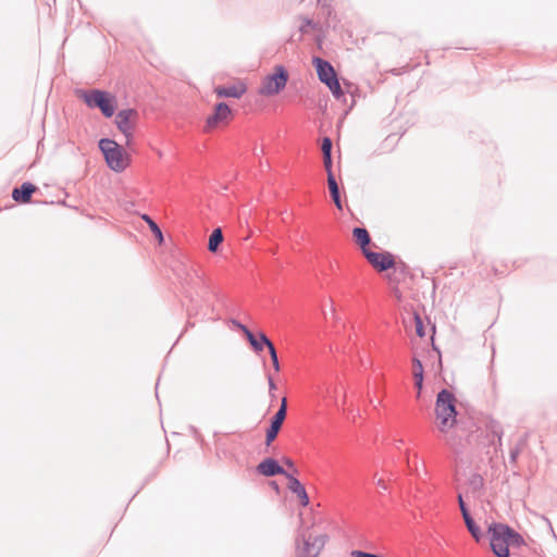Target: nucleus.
I'll return each instance as SVG.
<instances>
[{
	"label": "nucleus",
	"mask_w": 557,
	"mask_h": 557,
	"mask_svg": "<svg viewBox=\"0 0 557 557\" xmlns=\"http://www.w3.org/2000/svg\"><path fill=\"white\" fill-rule=\"evenodd\" d=\"M174 273L182 286L185 297L191 304L188 308L189 318L197 313L198 302H208L210 285L205 277L203 271L194 263L178 262L174 267Z\"/></svg>",
	"instance_id": "f257e3e1"
},
{
	"label": "nucleus",
	"mask_w": 557,
	"mask_h": 557,
	"mask_svg": "<svg viewBox=\"0 0 557 557\" xmlns=\"http://www.w3.org/2000/svg\"><path fill=\"white\" fill-rule=\"evenodd\" d=\"M490 547L496 557H511L510 548H520L527 543L523 536L510 525L492 522L487 528Z\"/></svg>",
	"instance_id": "f03ea898"
},
{
	"label": "nucleus",
	"mask_w": 557,
	"mask_h": 557,
	"mask_svg": "<svg viewBox=\"0 0 557 557\" xmlns=\"http://www.w3.org/2000/svg\"><path fill=\"white\" fill-rule=\"evenodd\" d=\"M75 94L89 109H98L104 117L114 115L117 101L113 94L98 88L76 89Z\"/></svg>",
	"instance_id": "7ed1b4c3"
},
{
	"label": "nucleus",
	"mask_w": 557,
	"mask_h": 557,
	"mask_svg": "<svg viewBox=\"0 0 557 557\" xmlns=\"http://www.w3.org/2000/svg\"><path fill=\"white\" fill-rule=\"evenodd\" d=\"M435 414L440 420L438 429L441 432H447L456 424V397L450 391L443 388L438 392L435 403Z\"/></svg>",
	"instance_id": "20e7f679"
},
{
	"label": "nucleus",
	"mask_w": 557,
	"mask_h": 557,
	"mask_svg": "<svg viewBox=\"0 0 557 557\" xmlns=\"http://www.w3.org/2000/svg\"><path fill=\"white\" fill-rule=\"evenodd\" d=\"M99 148L112 171L122 172L126 168L125 152L116 141L110 138H102L99 140Z\"/></svg>",
	"instance_id": "39448f33"
},
{
	"label": "nucleus",
	"mask_w": 557,
	"mask_h": 557,
	"mask_svg": "<svg viewBox=\"0 0 557 557\" xmlns=\"http://www.w3.org/2000/svg\"><path fill=\"white\" fill-rule=\"evenodd\" d=\"M288 82V71L283 65H276L272 74L267 75L260 86L259 94L274 96L280 94Z\"/></svg>",
	"instance_id": "423d86ee"
},
{
	"label": "nucleus",
	"mask_w": 557,
	"mask_h": 557,
	"mask_svg": "<svg viewBox=\"0 0 557 557\" xmlns=\"http://www.w3.org/2000/svg\"><path fill=\"white\" fill-rule=\"evenodd\" d=\"M327 539L326 534L317 536H312L311 534L308 536L305 534L299 535L296 546L297 557H318Z\"/></svg>",
	"instance_id": "0eeeda50"
},
{
	"label": "nucleus",
	"mask_w": 557,
	"mask_h": 557,
	"mask_svg": "<svg viewBox=\"0 0 557 557\" xmlns=\"http://www.w3.org/2000/svg\"><path fill=\"white\" fill-rule=\"evenodd\" d=\"M286 414H287V398L283 397L278 410L271 418L270 425L267 429V432H265V445L267 446H270L277 437V435L282 429L283 422L286 419Z\"/></svg>",
	"instance_id": "6e6552de"
},
{
	"label": "nucleus",
	"mask_w": 557,
	"mask_h": 557,
	"mask_svg": "<svg viewBox=\"0 0 557 557\" xmlns=\"http://www.w3.org/2000/svg\"><path fill=\"white\" fill-rule=\"evenodd\" d=\"M138 117V111L132 108L120 110L115 115L114 123L127 140L132 137V131L137 123Z\"/></svg>",
	"instance_id": "1a4fd4ad"
},
{
	"label": "nucleus",
	"mask_w": 557,
	"mask_h": 557,
	"mask_svg": "<svg viewBox=\"0 0 557 557\" xmlns=\"http://www.w3.org/2000/svg\"><path fill=\"white\" fill-rule=\"evenodd\" d=\"M232 116V110L226 102H218L214 106L213 113L206 120V131L209 132L221 124H225Z\"/></svg>",
	"instance_id": "9d476101"
},
{
	"label": "nucleus",
	"mask_w": 557,
	"mask_h": 557,
	"mask_svg": "<svg viewBox=\"0 0 557 557\" xmlns=\"http://www.w3.org/2000/svg\"><path fill=\"white\" fill-rule=\"evenodd\" d=\"M367 261L379 272H385L395 267L394 256L388 252H375L371 249L364 255Z\"/></svg>",
	"instance_id": "9b49d317"
},
{
	"label": "nucleus",
	"mask_w": 557,
	"mask_h": 557,
	"mask_svg": "<svg viewBox=\"0 0 557 557\" xmlns=\"http://www.w3.org/2000/svg\"><path fill=\"white\" fill-rule=\"evenodd\" d=\"M312 63L315 67L318 78L321 83L329 84V82L337 78V74L333 65L327 61L320 57H314L312 59Z\"/></svg>",
	"instance_id": "f8f14e48"
},
{
	"label": "nucleus",
	"mask_w": 557,
	"mask_h": 557,
	"mask_svg": "<svg viewBox=\"0 0 557 557\" xmlns=\"http://www.w3.org/2000/svg\"><path fill=\"white\" fill-rule=\"evenodd\" d=\"M257 472L268 478L284 475L287 479V476L290 474L278 463L276 459L271 457L263 459L257 466Z\"/></svg>",
	"instance_id": "ddd939ff"
},
{
	"label": "nucleus",
	"mask_w": 557,
	"mask_h": 557,
	"mask_svg": "<svg viewBox=\"0 0 557 557\" xmlns=\"http://www.w3.org/2000/svg\"><path fill=\"white\" fill-rule=\"evenodd\" d=\"M247 90V87L244 83L232 84V85H222L218 86L214 89V92L220 98H240Z\"/></svg>",
	"instance_id": "4468645a"
},
{
	"label": "nucleus",
	"mask_w": 557,
	"mask_h": 557,
	"mask_svg": "<svg viewBox=\"0 0 557 557\" xmlns=\"http://www.w3.org/2000/svg\"><path fill=\"white\" fill-rule=\"evenodd\" d=\"M36 190L37 187L33 183L24 182L20 187H15L12 190V198L17 203H27Z\"/></svg>",
	"instance_id": "2eb2a0df"
},
{
	"label": "nucleus",
	"mask_w": 557,
	"mask_h": 557,
	"mask_svg": "<svg viewBox=\"0 0 557 557\" xmlns=\"http://www.w3.org/2000/svg\"><path fill=\"white\" fill-rule=\"evenodd\" d=\"M287 480H288V488L297 495V497L299 498V502H300V505L306 507L309 505V496L307 494V491L305 488V486L301 484V482L295 478L293 474H289L287 476Z\"/></svg>",
	"instance_id": "dca6fc26"
},
{
	"label": "nucleus",
	"mask_w": 557,
	"mask_h": 557,
	"mask_svg": "<svg viewBox=\"0 0 557 557\" xmlns=\"http://www.w3.org/2000/svg\"><path fill=\"white\" fill-rule=\"evenodd\" d=\"M352 237L355 243L360 247L362 255L370 250V245L372 243L371 236L367 228L364 227H354L352 228Z\"/></svg>",
	"instance_id": "f3484780"
},
{
	"label": "nucleus",
	"mask_w": 557,
	"mask_h": 557,
	"mask_svg": "<svg viewBox=\"0 0 557 557\" xmlns=\"http://www.w3.org/2000/svg\"><path fill=\"white\" fill-rule=\"evenodd\" d=\"M337 176H327V187L330 191V196L335 205V207L342 211L343 210V201H342V191L339 183L337 182Z\"/></svg>",
	"instance_id": "a211bd4d"
},
{
	"label": "nucleus",
	"mask_w": 557,
	"mask_h": 557,
	"mask_svg": "<svg viewBox=\"0 0 557 557\" xmlns=\"http://www.w3.org/2000/svg\"><path fill=\"white\" fill-rule=\"evenodd\" d=\"M465 524L471 536L476 543H480L484 539V533L481 528L476 524L471 513L462 516Z\"/></svg>",
	"instance_id": "6ab92c4d"
},
{
	"label": "nucleus",
	"mask_w": 557,
	"mask_h": 557,
	"mask_svg": "<svg viewBox=\"0 0 557 557\" xmlns=\"http://www.w3.org/2000/svg\"><path fill=\"white\" fill-rule=\"evenodd\" d=\"M249 344L256 352L262 351L264 347L269 350L274 345L263 332H259L258 337L255 335V338Z\"/></svg>",
	"instance_id": "aec40b11"
},
{
	"label": "nucleus",
	"mask_w": 557,
	"mask_h": 557,
	"mask_svg": "<svg viewBox=\"0 0 557 557\" xmlns=\"http://www.w3.org/2000/svg\"><path fill=\"white\" fill-rule=\"evenodd\" d=\"M325 86L331 90L334 98L342 101L344 104H348L347 95L343 90L338 77L329 82V84H325Z\"/></svg>",
	"instance_id": "412c9836"
},
{
	"label": "nucleus",
	"mask_w": 557,
	"mask_h": 557,
	"mask_svg": "<svg viewBox=\"0 0 557 557\" xmlns=\"http://www.w3.org/2000/svg\"><path fill=\"white\" fill-rule=\"evenodd\" d=\"M223 242V233L220 227L212 231V233L209 236L208 242V250L211 252H215Z\"/></svg>",
	"instance_id": "4be33fe9"
},
{
	"label": "nucleus",
	"mask_w": 557,
	"mask_h": 557,
	"mask_svg": "<svg viewBox=\"0 0 557 557\" xmlns=\"http://www.w3.org/2000/svg\"><path fill=\"white\" fill-rule=\"evenodd\" d=\"M143 220L148 224L150 231L152 232V234L156 236V238L158 239V242L161 244L163 242V233L161 231V228L159 227V225L153 221V219L148 215V214H144L143 216Z\"/></svg>",
	"instance_id": "5701e85b"
},
{
	"label": "nucleus",
	"mask_w": 557,
	"mask_h": 557,
	"mask_svg": "<svg viewBox=\"0 0 557 557\" xmlns=\"http://www.w3.org/2000/svg\"><path fill=\"white\" fill-rule=\"evenodd\" d=\"M413 320H414L417 335L419 337H423L425 335V329H424V325H423L422 318L420 317L419 313L414 312L413 313Z\"/></svg>",
	"instance_id": "b1692460"
},
{
	"label": "nucleus",
	"mask_w": 557,
	"mask_h": 557,
	"mask_svg": "<svg viewBox=\"0 0 557 557\" xmlns=\"http://www.w3.org/2000/svg\"><path fill=\"white\" fill-rule=\"evenodd\" d=\"M309 27L312 29H318V23H315L313 20H311L309 17H304L302 24L299 27V32L301 34H307Z\"/></svg>",
	"instance_id": "393cba45"
},
{
	"label": "nucleus",
	"mask_w": 557,
	"mask_h": 557,
	"mask_svg": "<svg viewBox=\"0 0 557 557\" xmlns=\"http://www.w3.org/2000/svg\"><path fill=\"white\" fill-rule=\"evenodd\" d=\"M269 355L271 357V361H272L274 371L280 372L281 366H280L278 357H277V351H276V348L274 345L270 347Z\"/></svg>",
	"instance_id": "a878e982"
},
{
	"label": "nucleus",
	"mask_w": 557,
	"mask_h": 557,
	"mask_svg": "<svg viewBox=\"0 0 557 557\" xmlns=\"http://www.w3.org/2000/svg\"><path fill=\"white\" fill-rule=\"evenodd\" d=\"M333 143L330 137H323L321 144V151L323 156L332 154Z\"/></svg>",
	"instance_id": "bb28decb"
},
{
	"label": "nucleus",
	"mask_w": 557,
	"mask_h": 557,
	"mask_svg": "<svg viewBox=\"0 0 557 557\" xmlns=\"http://www.w3.org/2000/svg\"><path fill=\"white\" fill-rule=\"evenodd\" d=\"M470 485L473 490H480L483 487V478L480 474H473L470 479Z\"/></svg>",
	"instance_id": "cd10ccee"
},
{
	"label": "nucleus",
	"mask_w": 557,
	"mask_h": 557,
	"mask_svg": "<svg viewBox=\"0 0 557 557\" xmlns=\"http://www.w3.org/2000/svg\"><path fill=\"white\" fill-rule=\"evenodd\" d=\"M323 162H324L326 174H333V171H332V166H333L332 154L323 156Z\"/></svg>",
	"instance_id": "c85d7f7f"
},
{
	"label": "nucleus",
	"mask_w": 557,
	"mask_h": 557,
	"mask_svg": "<svg viewBox=\"0 0 557 557\" xmlns=\"http://www.w3.org/2000/svg\"><path fill=\"white\" fill-rule=\"evenodd\" d=\"M268 384H269V394H270L271 399L273 400L275 398L274 391L276 389V384L274 382V379L270 374L268 375Z\"/></svg>",
	"instance_id": "c756f323"
},
{
	"label": "nucleus",
	"mask_w": 557,
	"mask_h": 557,
	"mask_svg": "<svg viewBox=\"0 0 557 557\" xmlns=\"http://www.w3.org/2000/svg\"><path fill=\"white\" fill-rule=\"evenodd\" d=\"M457 498H458V505H459L461 515L465 516L467 513H470L469 508H468L467 504L465 503L462 495L458 494Z\"/></svg>",
	"instance_id": "7c9ffc66"
},
{
	"label": "nucleus",
	"mask_w": 557,
	"mask_h": 557,
	"mask_svg": "<svg viewBox=\"0 0 557 557\" xmlns=\"http://www.w3.org/2000/svg\"><path fill=\"white\" fill-rule=\"evenodd\" d=\"M351 555L354 557H384L381 555L363 552V550H352Z\"/></svg>",
	"instance_id": "2f4dec72"
},
{
	"label": "nucleus",
	"mask_w": 557,
	"mask_h": 557,
	"mask_svg": "<svg viewBox=\"0 0 557 557\" xmlns=\"http://www.w3.org/2000/svg\"><path fill=\"white\" fill-rule=\"evenodd\" d=\"M520 454V448L518 446H515L509 451V461L511 463H515L517 461V458Z\"/></svg>",
	"instance_id": "473e14b6"
},
{
	"label": "nucleus",
	"mask_w": 557,
	"mask_h": 557,
	"mask_svg": "<svg viewBox=\"0 0 557 557\" xmlns=\"http://www.w3.org/2000/svg\"><path fill=\"white\" fill-rule=\"evenodd\" d=\"M282 460H283V463H284L285 466H287L288 468L293 469V471H294L295 473H297V472H298V470L295 468V463H294V461H293L290 458L284 457Z\"/></svg>",
	"instance_id": "72a5a7b5"
},
{
	"label": "nucleus",
	"mask_w": 557,
	"mask_h": 557,
	"mask_svg": "<svg viewBox=\"0 0 557 557\" xmlns=\"http://www.w3.org/2000/svg\"><path fill=\"white\" fill-rule=\"evenodd\" d=\"M413 379H414V382H417V381L423 382V369L419 368L418 370H414Z\"/></svg>",
	"instance_id": "f704fd0d"
},
{
	"label": "nucleus",
	"mask_w": 557,
	"mask_h": 557,
	"mask_svg": "<svg viewBox=\"0 0 557 557\" xmlns=\"http://www.w3.org/2000/svg\"><path fill=\"white\" fill-rule=\"evenodd\" d=\"M333 0H318V4L322 10H325L330 5H332Z\"/></svg>",
	"instance_id": "c9c22d12"
},
{
	"label": "nucleus",
	"mask_w": 557,
	"mask_h": 557,
	"mask_svg": "<svg viewBox=\"0 0 557 557\" xmlns=\"http://www.w3.org/2000/svg\"><path fill=\"white\" fill-rule=\"evenodd\" d=\"M243 334L248 342L255 338V334L248 327L244 330Z\"/></svg>",
	"instance_id": "e433bc0d"
},
{
	"label": "nucleus",
	"mask_w": 557,
	"mask_h": 557,
	"mask_svg": "<svg viewBox=\"0 0 557 557\" xmlns=\"http://www.w3.org/2000/svg\"><path fill=\"white\" fill-rule=\"evenodd\" d=\"M412 366H413V371L418 370L419 368L423 369L422 362L418 358L412 359Z\"/></svg>",
	"instance_id": "4c0bfd02"
},
{
	"label": "nucleus",
	"mask_w": 557,
	"mask_h": 557,
	"mask_svg": "<svg viewBox=\"0 0 557 557\" xmlns=\"http://www.w3.org/2000/svg\"><path fill=\"white\" fill-rule=\"evenodd\" d=\"M349 97H350V103L348 104V109L346 110V113H348V111H350L356 103L355 96L351 91H349Z\"/></svg>",
	"instance_id": "58836bf2"
},
{
	"label": "nucleus",
	"mask_w": 557,
	"mask_h": 557,
	"mask_svg": "<svg viewBox=\"0 0 557 557\" xmlns=\"http://www.w3.org/2000/svg\"><path fill=\"white\" fill-rule=\"evenodd\" d=\"M324 14L327 16V17H331V15L333 14L334 12V9L332 5H330L329 8H326L325 10H323Z\"/></svg>",
	"instance_id": "ea45409f"
},
{
	"label": "nucleus",
	"mask_w": 557,
	"mask_h": 557,
	"mask_svg": "<svg viewBox=\"0 0 557 557\" xmlns=\"http://www.w3.org/2000/svg\"><path fill=\"white\" fill-rule=\"evenodd\" d=\"M376 485H377L381 490H383V491H385V490L387 488V486L385 485V483H384L383 479H379V480L376 481Z\"/></svg>",
	"instance_id": "a19ab883"
},
{
	"label": "nucleus",
	"mask_w": 557,
	"mask_h": 557,
	"mask_svg": "<svg viewBox=\"0 0 557 557\" xmlns=\"http://www.w3.org/2000/svg\"><path fill=\"white\" fill-rule=\"evenodd\" d=\"M233 323L242 331L244 332L245 329H247V326L236 320H233Z\"/></svg>",
	"instance_id": "79ce46f5"
},
{
	"label": "nucleus",
	"mask_w": 557,
	"mask_h": 557,
	"mask_svg": "<svg viewBox=\"0 0 557 557\" xmlns=\"http://www.w3.org/2000/svg\"><path fill=\"white\" fill-rule=\"evenodd\" d=\"M422 385H423V382H419V381L414 382V386H416V387H417V389H418V395H417L418 397H419V396H420V394H421Z\"/></svg>",
	"instance_id": "37998d69"
},
{
	"label": "nucleus",
	"mask_w": 557,
	"mask_h": 557,
	"mask_svg": "<svg viewBox=\"0 0 557 557\" xmlns=\"http://www.w3.org/2000/svg\"><path fill=\"white\" fill-rule=\"evenodd\" d=\"M495 434H497L498 436V440L500 441L502 440V435H503V431L500 430L499 432L498 431H494Z\"/></svg>",
	"instance_id": "c03bdc74"
},
{
	"label": "nucleus",
	"mask_w": 557,
	"mask_h": 557,
	"mask_svg": "<svg viewBox=\"0 0 557 557\" xmlns=\"http://www.w3.org/2000/svg\"><path fill=\"white\" fill-rule=\"evenodd\" d=\"M331 313H332L333 317H335V308L333 306L331 308Z\"/></svg>",
	"instance_id": "a18cd8bd"
}]
</instances>
